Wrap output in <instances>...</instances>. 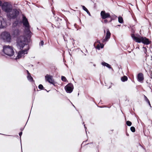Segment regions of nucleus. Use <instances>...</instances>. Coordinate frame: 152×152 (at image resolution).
<instances>
[{"instance_id": "13", "label": "nucleus", "mask_w": 152, "mask_h": 152, "mask_svg": "<svg viewBox=\"0 0 152 152\" xmlns=\"http://www.w3.org/2000/svg\"><path fill=\"white\" fill-rule=\"evenodd\" d=\"M7 24L5 20L2 17H0V28H2L5 27Z\"/></svg>"}, {"instance_id": "9", "label": "nucleus", "mask_w": 152, "mask_h": 152, "mask_svg": "<svg viewBox=\"0 0 152 152\" xmlns=\"http://www.w3.org/2000/svg\"><path fill=\"white\" fill-rule=\"evenodd\" d=\"M45 78L46 81L55 86L56 83L54 81L52 76L47 74L45 76Z\"/></svg>"}, {"instance_id": "14", "label": "nucleus", "mask_w": 152, "mask_h": 152, "mask_svg": "<svg viewBox=\"0 0 152 152\" xmlns=\"http://www.w3.org/2000/svg\"><path fill=\"white\" fill-rule=\"evenodd\" d=\"M137 79L139 81H142L144 80L143 74L142 73H139L137 75Z\"/></svg>"}, {"instance_id": "27", "label": "nucleus", "mask_w": 152, "mask_h": 152, "mask_svg": "<svg viewBox=\"0 0 152 152\" xmlns=\"http://www.w3.org/2000/svg\"><path fill=\"white\" fill-rule=\"evenodd\" d=\"M104 19L105 20H104V23H106L109 22H110L107 19Z\"/></svg>"}, {"instance_id": "4", "label": "nucleus", "mask_w": 152, "mask_h": 152, "mask_svg": "<svg viewBox=\"0 0 152 152\" xmlns=\"http://www.w3.org/2000/svg\"><path fill=\"white\" fill-rule=\"evenodd\" d=\"M19 12L16 9H12L8 13H7V17L10 19H14L18 15Z\"/></svg>"}, {"instance_id": "10", "label": "nucleus", "mask_w": 152, "mask_h": 152, "mask_svg": "<svg viewBox=\"0 0 152 152\" xmlns=\"http://www.w3.org/2000/svg\"><path fill=\"white\" fill-rule=\"evenodd\" d=\"M28 49H29L28 50L26 49L24 50H23L19 51L17 57L15 59H19L21 58L22 56H23L25 54H27V51Z\"/></svg>"}, {"instance_id": "16", "label": "nucleus", "mask_w": 152, "mask_h": 152, "mask_svg": "<svg viewBox=\"0 0 152 152\" xmlns=\"http://www.w3.org/2000/svg\"><path fill=\"white\" fill-rule=\"evenodd\" d=\"M82 6L83 9L86 11L90 16H91V14L88 10L84 6Z\"/></svg>"}, {"instance_id": "3", "label": "nucleus", "mask_w": 152, "mask_h": 152, "mask_svg": "<svg viewBox=\"0 0 152 152\" xmlns=\"http://www.w3.org/2000/svg\"><path fill=\"white\" fill-rule=\"evenodd\" d=\"M3 52L6 55L10 56H12L14 53L13 48L9 45H4L3 47Z\"/></svg>"}, {"instance_id": "23", "label": "nucleus", "mask_w": 152, "mask_h": 152, "mask_svg": "<svg viewBox=\"0 0 152 152\" xmlns=\"http://www.w3.org/2000/svg\"><path fill=\"white\" fill-rule=\"evenodd\" d=\"M130 129L131 130V131L133 132H135V128L133 127V126H132L131 128H130Z\"/></svg>"}, {"instance_id": "26", "label": "nucleus", "mask_w": 152, "mask_h": 152, "mask_svg": "<svg viewBox=\"0 0 152 152\" xmlns=\"http://www.w3.org/2000/svg\"><path fill=\"white\" fill-rule=\"evenodd\" d=\"M18 24V21H16L14 22L13 24V26H16Z\"/></svg>"}, {"instance_id": "6", "label": "nucleus", "mask_w": 152, "mask_h": 152, "mask_svg": "<svg viewBox=\"0 0 152 152\" xmlns=\"http://www.w3.org/2000/svg\"><path fill=\"white\" fill-rule=\"evenodd\" d=\"M0 37L5 42H10L11 39L10 34L6 32H2L1 35Z\"/></svg>"}, {"instance_id": "5", "label": "nucleus", "mask_w": 152, "mask_h": 152, "mask_svg": "<svg viewBox=\"0 0 152 152\" xmlns=\"http://www.w3.org/2000/svg\"><path fill=\"white\" fill-rule=\"evenodd\" d=\"M2 10L8 13L12 9V6L10 3L4 2L1 6Z\"/></svg>"}, {"instance_id": "2", "label": "nucleus", "mask_w": 152, "mask_h": 152, "mask_svg": "<svg viewBox=\"0 0 152 152\" xmlns=\"http://www.w3.org/2000/svg\"><path fill=\"white\" fill-rule=\"evenodd\" d=\"M132 37L134 41L138 43L141 42L144 44L148 45L151 42L149 39L145 37H143L140 36L136 37L134 34L132 35Z\"/></svg>"}, {"instance_id": "15", "label": "nucleus", "mask_w": 152, "mask_h": 152, "mask_svg": "<svg viewBox=\"0 0 152 152\" xmlns=\"http://www.w3.org/2000/svg\"><path fill=\"white\" fill-rule=\"evenodd\" d=\"M102 64L104 66H106L109 69H111V68L110 65L105 62H102Z\"/></svg>"}, {"instance_id": "25", "label": "nucleus", "mask_w": 152, "mask_h": 152, "mask_svg": "<svg viewBox=\"0 0 152 152\" xmlns=\"http://www.w3.org/2000/svg\"><path fill=\"white\" fill-rule=\"evenodd\" d=\"M38 87L39 89H42L43 88V86L41 84H40L39 86Z\"/></svg>"}, {"instance_id": "17", "label": "nucleus", "mask_w": 152, "mask_h": 152, "mask_svg": "<svg viewBox=\"0 0 152 152\" xmlns=\"http://www.w3.org/2000/svg\"><path fill=\"white\" fill-rule=\"evenodd\" d=\"M27 77L28 80L30 81H33V77L31 76L30 74L27 75Z\"/></svg>"}, {"instance_id": "32", "label": "nucleus", "mask_w": 152, "mask_h": 152, "mask_svg": "<svg viewBox=\"0 0 152 152\" xmlns=\"http://www.w3.org/2000/svg\"><path fill=\"white\" fill-rule=\"evenodd\" d=\"M100 45H101V48H103V46H104V45L103 44H101Z\"/></svg>"}, {"instance_id": "24", "label": "nucleus", "mask_w": 152, "mask_h": 152, "mask_svg": "<svg viewBox=\"0 0 152 152\" xmlns=\"http://www.w3.org/2000/svg\"><path fill=\"white\" fill-rule=\"evenodd\" d=\"M61 80L62 81L65 82L66 81V78L65 77H64V76H61Z\"/></svg>"}, {"instance_id": "21", "label": "nucleus", "mask_w": 152, "mask_h": 152, "mask_svg": "<svg viewBox=\"0 0 152 152\" xmlns=\"http://www.w3.org/2000/svg\"><path fill=\"white\" fill-rule=\"evenodd\" d=\"M144 52V53L145 54V56L147 55L146 53L147 52V49L146 48L143 47L142 48Z\"/></svg>"}, {"instance_id": "29", "label": "nucleus", "mask_w": 152, "mask_h": 152, "mask_svg": "<svg viewBox=\"0 0 152 152\" xmlns=\"http://www.w3.org/2000/svg\"><path fill=\"white\" fill-rule=\"evenodd\" d=\"M96 48L98 49H100L99 45H97V46H96Z\"/></svg>"}, {"instance_id": "11", "label": "nucleus", "mask_w": 152, "mask_h": 152, "mask_svg": "<svg viewBox=\"0 0 152 152\" xmlns=\"http://www.w3.org/2000/svg\"><path fill=\"white\" fill-rule=\"evenodd\" d=\"M21 31L18 28H16L13 30L12 33V35L14 37H18L21 34Z\"/></svg>"}, {"instance_id": "28", "label": "nucleus", "mask_w": 152, "mask_h": 152, "mask_svg": "<svg viewBox=\"0 0 152 152\" xmlns=\"http://www.w3.org/2000/svg\"><path fill=\"white\" fill-rule=\"evenodd\" d=\"M44 42L42 41H41L40 43V45L42 46L44 45Z\"/></svg>"}, {"instance_id": "20", "label": "nucleus", "mask_w": 152, "mask_h": 152, "mask_svg": "<svg viewBox=\"0 0 152 152\" xmlns=\"http://www.w3.org/2000/svg\"><path fill=\"white\" fill-rule=\"evenodd\" d=\"M118 22L120 23H122L123 22V20L122 18L121 17H119L118 18Z\"/></svg>"}, {"instance_id": "22", "label": "nucleus", "mask_w": 152, "mask_h": 152, "mask_svg": "<svg viewBox=\"0 0 152 152\" xmlns=\"http://www.w3.org/2000/svg\"><path fill=\"white\" fill-rule=\"evenodd\" d=\"M126 124L129 126H130L132 125V123L131 122L129 121H127L126 122Z\"/></svg>"}, {"instance_id": "8", "label": "nucleus", "mask_w": 152, "mask_h": 152, "mask_svg": "<svg viewBox=\"0 0 152 152\" xmlns=\"http://www.w3.org/2000/svg\"><path fill=\"white\" fill-rule=\"evenodd\" d=\"M73 85L71 83H69L65 87V89L67 93H71L73 89Z\"/></svg>"}, {"instance_id": "31", "label": "nucleus", "mask_w": 152, "mask_h": 152, "mask_svg": "<svg viewBox=\"0 0 152 152\" xmlns=\"http://www.w3.org/2000/svg\"><path fill=\"white\" fill-rule=\"evenodd\" d=\"M26 72H27L28 75H29L30 74V73H29V72L28 71V70H26Z\"/></svg>"}, {"instance_id": "7", "label": "nucleus", "mask_w": 152, "mask_h": 152, "mask_svg": "<svg viewBox=\"0 0 152 152\" xmlns=\"http://www.w3.org/2000/svg\"><path fill=\"white\" fill-rule=\"evenodd\" d=\"M102 19H105L107 18H110L109 22L112 20V18L109 13H106L104 11H102L100 13Z\"/></svg>"}, {"instance_id": "18", "label": "nucleus", "mask_w": 152, "mask_h": 152, "mask_svg": "<svg viewBox=\"0 0 152 152\" xmlns=\"http://www.w3.org/2000/svg\"><path fill=\"white\" fill-rule=\"evenodd\" d=\"M121 79L122 81L124 82L127 80L128 78L126 76H124L121 77Z\"/></svg>"}, {"instance_id": "12", "label": "nucleus", "mask_w": 152, "mask_h": 152, "mask_svg": "<svg viewBox=\"0 0 152 152\" xmlns=\"http://www.w3.org/2000/svg\"><path fill=\"white\" fill-rule=\"evenodd\" d=\"M111 33L110 32L109 29H107L106 34L105 38L102 40V42L103 43L107 42L108 41V40L110 38V37Z\"/></svg>"}, {"instance_id": "30", "label": "nucleus", "mask_w": 152, "mask_h": 152, "mask_svg": "<svg viewBox=\"0 0 152 152\" xmlns=\"http://www.w3.org/2000/svg\"><path fill=\"white\" fill-rule=\"evenodd\" d=\"M22 134V132H20L19 133V136H20V137H21V136Z\"/></svg>"}, {"instance_id": "1", "label": "nucleus", "mask_w": 152, "mask_h": 152, "mask_svg": "<svg viewBox=\"0 0 152 152\" xmlns=\"http://www.w3.org/2000/svg\"><path fill=\"white\" fill-rule=\"evenodd\" d=\"M23 25L25 27V33L26 37H25L20 36L18 37L17 40V47L20 49L22 48L25 45L26 41L27 39L26 37H30L31 36V32L30 30V26L27 19L23 15L22 21Z\"/></svg>"}, {"instance_id": "19", "label": "nucleus", "mask_w": 152, "mask_h": 152, "mask_svg": "<svg viewBox=\"0 0 152 152\" xmlns=\"http://www.w3.org/2000/svg\"><path fill=\"white\" fill-rule=\"evenodd\" d=\"M144 99H145V101L146 102H147V103L149 104V105L150 106H151V104H150V102L149 100H148V99L147 98V97L146 96H145V95H144Z\"/></svg>"}, {"instance_id": "33", "label": "nucleus", "mask_w": 152, "mask_h": 152, "mask_svg": "<svg viewBox=\"0 0 152 152\" xmlns=\"http://www.w3.org/2000/svg\"><path fill=\"white\" fill-rule=\"evenodd\" d=\"M1 2L0 1V6H1Z\"/></svg>"}, {"instance_id": "34", "label": "nucleus", "mask_w": 152, "mask_h": 152, "mask_svg": "<svg viewBox=\"0 0 152 152\" xmlns=\"http://www.w3.org/2000/svg\"><path fill=\"white\" fill-rule=\"evenodd\" d=\"M104 33H105V30H104Z\"/></svg>"}]
</instances>
